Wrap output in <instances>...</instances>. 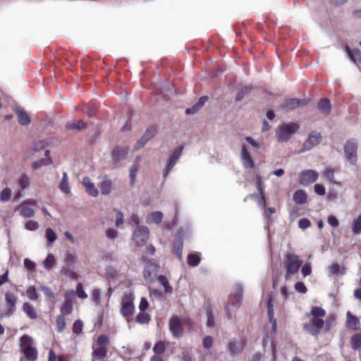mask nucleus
<instances>
[{
	"label": "nucleus",
	"instance_id": "12",
	"mask_svg": "<svg viewBox=\"0 0 361 361\" xmlns=\"http://www.w3.org/2000/svg\"><path fill=\"white\" fill-rule=\"evenodd\" d=\"M159 272V267L157 264L149 261L147 263L144 270V278L149 282L152 283L154 279L157 277Z\"/></svg>",
	"mask_w": 361,
	"mask_h": 361
},
{
	"label": "nucleus",
	"instance_id": "33",
	"mask_svg": "<svg viewBox=\"0 0 361 361\" xmlns=\"http://www.w3.org/2000/svg\"><path fill=\"white\" fill-rule=\"evenodd\" d=\"M329 270L330 274L338 276V275H343L345 274V268L343 265H339L338 264H333L331 266L329 267Z\"/></svg>",
	"mask_w": 361,
	"mask_h": 361
},
{
	"label": "nucleus",
	"instance_id": "52",
	"mask_svg": "<svg viewBox=\"0 0 361 361\" xmlns=\"http://www.w3.org/2000/svg\"><path fill=\"white\" fill-rule=\"evenodd\" d=\"M66 127L69 129L82 130L86 128V124L82 121H78L76 123H68Z\"/></svg>",
	"mask_w": 361,
	"mask_h": 361
},
{
	"label": "nucleus",
	"instance_id": "45",
	"mask_svg": "<svg viewBox=\"0 0 361 361\" xmlns=\"http://www.w3.org/2000/svg\"><path fill=\"white\" fill-rule=\"evenodd\" d=\"M311 315L313 318H322L325 316L326 311L319 307H313L311 310Z\"/></svg>",
	"mask_w": 361,
	"mask_h": 361
},
{
	"label": "nucleus",
	"instance_id": "55",
	"mask_svg": "<svg viewBox=\"0 0 361 361\" xmlns=\"http://www.w3.org/2000/svg\"><path fill=\"white\" fill-rule=\"evenodd\" d=\"M106 275L110 279H114L117 275V270L112 266H107L106 267Z\"/></svg>",
	"mask_w": 361,
	"mask_h": 361
},
{
	"label": "nucleus",
	"instance_id": "44",
	"mask_svg": "<svg viewBox=\"0 0 361 361\" xmlns=\"http://www.w3.org/2000/svg\"><path fill=\"white\" fill-rule=\"evenodd\" d=\"M66 319L63 314H59L56 318V329L59 332H62L66 328Z\"/></svg>",
	"mask_w": 361,
	"mask_h": 361
},
{
	"label": "nucleus",
	"instance_id": "22",
	"mask_svg": "<svg viewBox=\"0 0 361 361\" xmlns=\"http://www.w3.org/2000/svg\"><path fill=\"white\" fill-rule=\"evenodd\" d=\"M107 355V348L102 346H93L92 359L102 360Z\"/></svg>",
	"mask_w": 361,
	"mask_h": 361
},
{
	"label": "nucleus",
	"instance_id": "17",
	"mask_svg": "<svg viewBox=\"0 0 361 361\" xmlns=\"http://www.w3.org/2000/svg\"><path fill=\"white\" fill-rule=\"evenodd\" d=\"M274 295L271 293L269 295L268 303H267V309H268V316L270 322L272 323L273 331H275L276 330V320L274 319Z\"/></svg>",
	"mask_w": 361,
	"mask_h": 361
},
{
	"label": "nucleus",
	"instance_id": "10",
	"mask_svg": "<svg viewBox=\"0 0 361 361\" xmlns=\"http://www.w3.org/2000/svg\"><path fill=\"white\" fill-rule=\"evenodd\" d=\"M183 147H179L174 149L166 163V167L164 170L163 176L164 178L167 177L169 174L170 171L173 169L174 166L176 165L177 161L180 157L182 154Z\"/></svg>",
	"mask_w": 361,
	"mask_h": 361
},
{
	"label": "nucleus",
	"instance_id": "39",
	"mask_svg": "<svg viewBox=\"0 0 361 361\" xmlns=\"http://www.w3.org/2000/svg\"><path fill=\"white\" fill-rule=\"evenodd\" d=\"M159 282L164 286L166 293H171L172 287L169 285V281L165 276L159 275L157 276Z\"/></svg>",
	"mask_w": 361,
	"mask_h": 361
},
{
	"label": "nucleus",
	"instance_id": "64",
	"mask_svg": "<svg viewBox=\"0 0 361 361\" xmlns=\"http://www.w3.org/2000/svg\"><path fill=\"white\" fill-rule=\"evenodd\" d=\"M155 134H156L155 128H148L145 131V133H144V135L142 136H144L145 138H147V140L149 141L155 135Z\"/></svg>",
	"mask_w": 361,
	"mask_h": 361
},
{
	"label": "nucleus",
	"instance_id": "61",
	"mask_svg": "<svg viewBox=\"0 0 361 361\" xmlns=\"http://www.w3.org/2000/svg\"><path fill=\"white\" fill-rule=\"evenodd\" d=\"M314 190L315 193H317L319 195L323 196L326 194V189L324 186L321 184L314 185Z\"/></svg>",
	"mask_w": 361,
	"mask_h": 361
},
{
	"label": "nucleus",
	"instance_id": "31",
	"mask_svg": "<svg viewBox=\"0 0 361 361\" xmlns=\"http://www.w3.org/2000/svg\"><path fill=\"white\" fill-rule=\"evenodd\" d=\"M112 181L109 179L104 180L99 185L100 191L102 195H108L112 189Z\"/></svg>",
	"mask_w": 361,
	"mask_h": 361
},
{
	"label": "nucleus",
	"instance_id": "28",
	"mask_svg": "<svg viewBox=\"0 0 361 361\" xmlns=\"http://www.w3.org/2000/svg\"><path fill=\"white\" fill-rule=\"evenodd\" d=\"M59 189L65 194H69L71 188L68 184V176L66 172L63 173L62 179L59 183Z\"/></svg>",
	"mask_w": 361,
	"mask_h": 361
},
{
	"label": "nucleus",
	"instance_id": "34",
	"mask_svg": "<svg viewBox=\"0 0 361 361\" xmlns=\"http://www.w3.org/2000/svg\"><path fill=\"white\" fill-rule=\"evenodd\" d=\"M183 248V243L180 238L177 237L173 243V250L179 259L182 258V252Z\"/></svg>",
	"mask_w": 361,
	"mask_h": 361
},
{
	"label": "nucleus",
	"instance_id": "36",
	"mask_svg": "<svg viewBox=\"0 0 361 361\" xmlns=\"http://www.w3.org/2000/svg\"><path fill=\"white\" fill-rule=\"evenodd\" d=\"M322 177L328 181L333 182L334 184L341 185L340 183H337L334 180V171L331 168H326L322 172Z\"/></svg>",
	"mask_w": 361,
	"mask_h": 361
},
{
	"label": "nucleus",
	"instance_id": "48",
	"mask_svg": "<svg viewBox=\"0 0 361 361\" xmlns=\"http://www.w3.org/2000/svg\"><path fill=\"white\" fill-rule=\"evenodd\" d=\"M47 145V142L44 140H40L35 141L32 147V149L35 152H39L44 149Z\"/></svg>",
	"mask_w": 361,
	"mask_h": 361
},
{
	"label": "nucleus",
	"instance_id": "7",
	"mask_svg": "<svg viewBox=\"0 0 361 361\" xmlns=\"http://www.w3.org/2000/svg\"><path fill=\"white\" fill-rule=\"evenodd\" d=\"M149 234V231L147 227L138 226L133 233L132 240L137 246H143L147 242Z\"/></svg>",
	"mask_w": 361,
	"mask_h": 361
},
{
	"label": "nucleus",
	"instance_id": "43",
	"mask_svg": "<svg viewBox=\"0 0 361 361\" xmlns=\"http://www.w3.org/2000/svg\"><path fill=\"white\" fill-rule=\"evenodd\" d=\"M45 238L48 243L51 244L57 239V235L53 229L48 228L45 231Z\"/></svg>",
	"mask_w": 361,
	"mask_h": 361
},
{
	"label": "nucleus",
	"instance_id": "8",
	"mask_svg": "<svg viewBox=\"0 0 361 361\" xmlns=\"http://www.w3.org/2000/svg\"><path fill=\"white\" fill-rule=\"evenodd\" d=\"M324 320L322 318H312L308 322L302 324L303 329L312 336H317L324 326Z\"/></svg>",
	"mask_w": 361,
	"mask_h": 361
},
{
	"label": "nucleus",
	"instance_id": "42",
	"mask_svg": "<svg viewBox=\"0 0 361 361\" xmlns=\"http://www.w3.org/2000/svg\"><path fill=\"white\" fill-rule=\"evenodd\" d=\"M149 315L145 312H140L136 317V322L141 324H147L149 322Z\"/></svg>",
	"mask_w": 361,
	"mask_h": 361
},
{
	"label": "nucleus",
	"instance_id": "59",
	"mask_svg": "<svg viewBox=\"0 0 361 361\" xmlns=\"http://www.w3.org/2000/svg\"><path fill=\"white\" fill-rule=\"evenodd\" d=\"M311 226V222L308 219H301L298 222V226L300 228L305 230Z\"/></svg>",
	"mask_w": 361,
	"mask_h": 361
},
{
	"label": "nucleus",
	"instance_id": "23",
	"mask_svg": "<svg viewBox=\"0 0 361 361\" xmlns=\"http://www.w3.org/2000/svg\"><path fill=\"white\" fill-rule=\"evenodd\" d=\"M244 346L241 342L231 341L228 346V350L231 355H238L243 350Z\"/></svg>",
	"mask_w": 361,
	"mask_h": 361
},
{
	"label": "nucleus",
	"instance_id": "62",
	"mask_svg": "<svg viewBox=\"0 0 361 361\" xmlns=\"http://www.w3.org/2000/svg\"><path fill=\"white\" fill-rule=\"evenodd\" d=\"M64 262L67 264H73L76 262V257L74 255L68 252L65 255Z\"/></svg>",
	"mask_w": 361,
	"mask_h": 361
},
{
	"label": "nucleus",
	"instance_id": "5",
	"mask_svg": "<svg viewBox=\"0 0 361 361\" xmlns=\"http://www.w3.org/2000/svg\"><path fill=\"white\" fill-rule=\"evenodd\" d=\"M357 143L353 140H349L344 146V154L347 161L351 165H355L357 161Z\"/></svg>",
	"mask_w": 361,
	"mask_h": 361
},
{
	"label": "nucleus",
	"instance_id": "47",
	"mask_svg": "<svg viewBox=\"0 0 361 361\" xmlns=\"http://www.w3.org/2000/svg\"><path fill=\"white\" fill-rule=\"evenodd\" d=\"M73 310V303L70 301H64V303L61 307V314L63 315L70 314Z\"/></svg>",
	"mask_w": 361,
	"mask_h": 361
},
{
	"label": "nucleus",
	"instance_id": "60",
	"mask_svg": "<svg viewBox=\"0 0 361 361\" xmlns=\"http://www.w3.org/2000/svg\"><path fill=\"white\" fill-rule=\"evenodd\" d=\"M295 289L296 291L300 293H305L307 292V288L303 282L298 281L295 284Z\"/></svg>",
	"mask_w": 361,
	"mask_h": 361
},
{
	"label": "nucleus",
	"instance_id": "19",
	"mask_svg": "<svg viewBox=\"0 0 361 361\" xmlns=\"http://www.w3.org/2000/svg\"><path fill=\"white\" fill-rule=\"evenodd\" d=\"M346 317V327L353 330L358 329L360 327V320L358 319V318L352 315V314L349 311L347 312Z\"/></svg>",
	"mask_w": 361,
	"mask_h": 361
},
{
	"label": "nucleus",
	"instance_id": "26",
	"mask_svg": "<svg viewBox=\"0 0 361 361\" xmlns=\"http://www.w3.org/2000/svg\"><path fill=\"white\" fill-rule=\"evenodd\" d=\"M293 200L296 204H303L307 201V194L303 190H298L293 194Z\"/></svg>",
	"mask_w": 361,
	"mask_h": 361
},
{
	"label": "nucleus",
	"instance_id": "49",
	"mask_svg": "<svg viewBox=\"0 0 361 361\" xmlns=\"http://www.w3.org/2000/svg\"><path fill=\"white\" fill-rule=\"evenodd\" d=\"M165 343L161 341L157 342L153 348V351L157 355L163 354L165 352Z\"/></svg>",
	"mask_w": 361,
	"mask_h": 361
},
{
	"label": "nucleus",
	"instance_id": "30",
	"mask_svg": "<svg viewBox=\"0 0 361 361\" xmlns=\"http://www.w3.org/2000/svg\"><path fill=\"white\" fill-rule=\"evenodd\" d=\"M349 58L353 62L361 63V51L357 49H350L348 47L345 48Z\"/></svg>",
	"mask_w": 361,
	"mask_h": 361
},
{
	"label": "nucleus",
	"instance_id": "35",
	"mask_svg": "<svg viewBox=\"0 0 361 361\" xmlns=\"http://www.w3.org/2000/svg\"><path fill=\"white\" fill-rule=\"evenodd\" d=\"M56 259L53 254H49L43 261V265L46 270L51 269L56 265Z\"/></svg>",
	"mask_w": 361,
	"mask_h": 361
},
{
	"label": "nucleus",
	"instance_id": "3",
	"mask_svg": "<svg viewBox=\"0 0 361 361\" xmlns=\"http://www.w3.org/2000/svg\"><path fill=\"white\" fill-rule=\"evenodd\" d=\"M298 128L299 126L295 123H283L277 128L276 137L279 142H286Z\"/></svg>",
	"mask_w": 361,
	"mask_h": 361
},
{
	"label": "nucleus",
	"instance_id": "56",
	"mask_svg": "<svg viewBox=\"0 0 361 361\" xmlns=\"http://www.w3.org/2000/svg\"><path fill=\"white\" fill-rule=\"evenodd\" d=\"M109 343V338L106 336L102 335L98 337L97 341V345L106 347Z\"/></svg>",
	"mask_w": 361,
	"mask_h": 361
},
{
	"label": "nucleus",
	"instance_id": "57",
	"mask_svg": "<svg viewBox=\"0 0 361 361\" xmlns=\"http://www.w3.org/2000/svg\"><path fill=\"white\" fill-rule=\"evenodd\" d=\"M245 140L253 147L254 150H257L260 147V143L255 140L252 137L247 136Z\"/></svg>",
	"mask_w": 361,
	"mask_h": 361
},
{
	"label": "nucleus",
	"instance_id": "25",
	"mask_svg": "<svg viewBox=\"0 0 361 361\" xmlns=\"http://www.w3.org/2000/svg\"><path fill=\"white\" fill-rule=\"evenodd\" d=\"M18 118V122L22 126H27L30 123V119L27 114L18 108L16 110Z\"/></svg>",
	"mask_w": 361,
	"mask_h": 361
},
{
	"label": "nucleus",
	"instance_id": "32",
	"mask_svg": "<svg viewBox=\"0 0 361 361\" xmlns=\"http://www.w3.org/2000/svg\"><path fill=\"white\" fill-rule=\"evenodd\" d=\"M23 310L30 319H35L37 317L35 307L29 302H25L23 304Z\"/></svg>",
	"mask_w": 361,
	"mask_h": 361
},
{
	"label": "nucleus",
	"instance_id": "14",
	"mask_svg": "<svg viewBox=\"0 0 361 361\" xmlns=\"http://www.w3.org/2000/svg\"><path fill=\"white\" fill-rule=\"evenodd\" d=\"M321 140L322 136L320 133L317 132H311L304 144V149L302 150V152L311 149L317 145L321 142Z\"/></svg>",
	"mask_w": 361,
	"mask_h": 361
},
{
	"label": "nucleus",
	"instance_id": "20",
	"mask_svg": "<svg viewBox=\"0 0 361 361\" xmlns=\"http://www.w3.org/2000/svg\"><path fill=\"white\" fill-rule=\"evenodd\" d=\"M45 158L40 159L38 161H34L32 164V168L34 170L39 169L43 166H48L51 163V159L49 157V151L46 150Z\"/></svg>",
	"mask_w": 361,
	"mask_h": 361
},
{
	"label": "nucleus",
	"instance_id": "18",
	"mask_svg": "<svg viewBox=\"0 0 361 361\" xmlns=\"http://www.w3.org/2000/svg\"><path fill=\"white\" fill-rule=\"evenodd\" d=\"M82 185L85 188L86 192L92 197H97L99 195L98 190L95 188L94 184L90 178L85 177L82 180Z\"/></svg>",
	"mask_w": 361,
	"mask_h": 361
},
{
	"label": "nucleus",
	"instance_id": "1",
	"mask_svg": "<svg viewBox=\"0 0 361 361\" xmlns=\"http://www.w3.org/2000/svg\"><path fill=\"white\" fill-rule=\"evenodd\" d=\"M243 298V288L239 284L233 287V293L229 295L228 303L225 307V310L228 318L233 317V312L240 307Z\"/></svg>",
	"mask_w": 361,
	"mask_h": 361
},
{
	"label": "nucleus",
	"instance_id": "63",
	"mask_svg": "<svg viewBox=\"0 0 361 361\" xmlns=\"http://www.w3.org/2000/svg\"><path fill=\"white\" fill-rule=\"evenodd\" d=\"M40 290L44 293L47 297L54 298L55 295L53 291L47 286H41Z\"/></svg>",
	"mask_w": 361,
	"mask_h": 361
},
{
	"label": "nucleus",
	"instance_id": "58",
	"mask_svg": "<svg viewBox=\"0 0 361 361\" xmlns=\"http://www.w3.org/2000/svg\"><path fill=\"white\" fill-rule=\"evenodd\" d=\"M76 295L78 298H80L82 299H85L87 298V295L85 293V292L83 290L82 286L81 283H78L76 288Z\"/></svg>",
	"mask_w": 361,
	"mask_h": 361
},
{
	"label": "nucleus",
	"instance_id": "21",
	"mask_svg": "<svg viewBox=\"0 0 361 361\" xmlns=\"http://www.w3.org/2000/svg\"><path fill=\"white\" fill-rule=\"evenodd\" d=\"M128 152V147H117L111 153L112 159L114 161V162H118L125 157Z\"/></svg>",
	"mask_w": 361,
	"mask_h": 361
},
{
	"label": "nucleus",
	"instance_id": "54",
	"mask_svg": "<svg viewBox=\"0 0 361 361\" xmlns=\"http://www.w3.org/2000/svg\"><path fill=\"white\" fill-rule=\"evenodd\" d=\"M137 160L138 157L137 158L135 163L133 164V166L131 167L130 170V178L131 183H133L135 182L136 173L138 171Z\"/></svg>",
	"mask_w": 361,
	"mask_h": 361
},
{
	"label": "nucleus",
	"instance_id": "16",
	"mask_svg": "<svg viewBox=\"0 0 361 361\" xmlns=\"http://www.w3.org/2000/svg\"><path fill=\"white\" fill-rule=\"evenodd\" d=\"M308 101L307 99H298L296 98H292L286 100L282 106L284 109L290 110L294 109L298 106H303L307 104Z\"/></svg>",
	"mask_w": 361,
	"mask_h": 361
},
{
	"label": "nucleus",
	"instance_id": "53",
	"mask_svg": "<svg viewBox=\"0 0 361 361\" xmlns=\"http://www.w3.org/2000/svg\"><path fill=\"white\" fill-rule=\"evenodd\" d=\"M39 225L37 221L30 220L25 223V228L30 231H36L39 228Z\"/></svg>",
	"mask_w": 361,
	"mask_h": 361
},
{
	"label": "nucleus",
	"instance_id": "50",
	"mask_svg": "<svg viewBox=\"0 0 361 361\" xmlns=\"http://www.w3.org/2000/svg\"><path fill=\"white\" fill-rule=\"evenodd\" d=\"M26 294L32 300H37L39 295L34 286H30L26 290Z\"/></svg>",
	"mask_w": 361,
	"mask_h": 361
},
{
	"label": "nucleus",
	"instance_id": "27",
	"mask_svg": "<svg viewBox=\"0 0 361 361\" xmlns=\"http://www.w3.org/2000/svg\"><path fill=\"white\" fill-rule=\"evenodd\" d=\"M207 101V97H201L199 101L194 104L192 107L188 108L185 110V113L187 114H195L196 112L198 111L199 109H200L203 105L205 104Z\"/></svg>",
	"mask_w": 361,
	"mask_h": 361
},
{
	"label": "nucleus",
	"instance_id": "37",
	"mask_svg": "<svg viewBox=\"0 0 361 361\" xmlns=\"http://www.w3.org/2000/svg\"><path fill=\"white\" fill-rule=\"evenodd\" d=\"M18 182L20 187V190H23L29 187L30 178L26 173H23L19 177Z\"/></svg>",
	"mask_w": 361,
	"mask_h": 361
},
{
	"label": "nucleus",
	"instance_id": "29",
	"mask_svg": "<svg viewBox=\"0 0 361 361\" xmlns=\"http://www.w3.org/2000/svg\"><path fill=\"white\" fill-rule=\"evenodd\" d=\"M163 218V214L161 212H154L150 213L146 220L147 224H159Z\"/></svg>",
	"mask_w": 361,
	"mask_h": 361
},
{
	"label": "nucleus",
	"instance_id": "41",
	"mask_svg": "<svg viewBox=\"0 0 361 361\" xmlns=\"http://www.w3.org/2000/svg\"><path fill=\"white\" fill-rule=\"evenodd\" d=\"M20 214L25 218H30L35 215V211L28 206H23L20 209Z\"/></svg>",
	"mask_w": 361,
	"mask_h": 361
},
{
	"label": "nucleus",
	"instance_id": "38",
	"mask_svg": "<svg viewBox=\"0 0 361 361\" xmlns=\"http://www.w3.org/2000/svg\"><path fill=\"white\" fill-rule=\"evenodd\" d=\"M200 262V253H191L188 256V263L191 267H196Z\"/></svg>",
	"mask_w": 361,
	"mask_h": 361
},
{
	"label": "nucleus",
	"instance_id": "13",
	"mask_svg": "<svg viewBox=\"0 0 361 361\" xmlns=\"http://www.w3.org/2000/svg\"><path fill=\"white\" fill-rule=\"evenodd\" d=\"M5 302L6 304V315L10 317L13 315L16 311L17 297L11 292H6L5 293Z\"/></svg>",
	"mask_w": 361,
	"mask_h": 361
},
{
	"label": "nucleus",
	"instance_id": "4",
	"mask_svg": "<svg viewBox=\"0 0 361 361\" xmlns=\"http://www.w3.org/2000/svg\"><path fill=\"white\" fill-rule=\"evenodd\" d=\"M32 339L27 335H23L20 338V347L25 358L29 361H35L37 358V351L35 348L31 346Z\"/></svg>",
	"mask_w": 361,
	"mask_h": 361
},
{
	"label": "nucleus",
	"instance_id": "46",
	"mask_svg": "<svg viewBox=\"0 0 361 361\" xmlns=\"http://www.w3.org/2000/svg\"><path fill=\"white\" fill-rule=\"evenodd\" d=\"M352 230L355 235H357L361 233V214L353 221Z\"/></svg>",
	"mask_w": 361,
	"mask_h": 361
},
{
	"label": "nucleus",
	"instance_id": "2",
	"mask_svg": "<svg viewBox=\"0 0 361 361\" xmlns=\"http://www.w3.org/2000/svg\"><path fill=\"white\" fill-rule=\"evenodd\" d=\"M283 264L286 269L285 279L286 280H288L290 275L298 273L302 266V261L298 255L291 252H288L285 255Z\"/></svg>",
	"mask_w": 361,
	"mask_h": 361
},
{
	"label": "nucleus",
	"instance_id": "24",
	"mask_svg": "<svg viewBox=\"0 0 361 361\" xmlns=\"http://www.w3.org/2000/svg\"><path fill=\"white\" fill-rule=\"evenodd\" d=\"M318 109L324 115L329 114L331 111L330 102L327 99H322L318 103Z\"/></svg>",
	"mask_w": 361,
	"mask_h": 361
},
{
	"label": "nucleus",
	"instance_id": "40",
	"mask_svg": "<svg viewBox=\"0 0 361 361\" xmlns=\"http://www.w3.org/2000/svg\"><path fill=\"white\" fill-rule=\"evenodd\" d=\"M350 344L353 349L359 350L361 348V334L354 335L351 338Z\"/></svg>",
	"mask_w": 361,
	"mask_h": 361
},
{
	"label": "nucleus",
	"instance_id": "11",
	"mask_svg": "<svg viewBox=\"0 0 361 361\" xmlns=\"http://www.w3.org/2000/svg\"><path fill=\"white\" fill-rule=\"evenodd\" d=\"M169 329L175 338H180L183 334V324L178 316H172L169 321Z\"/></svg>",
	"mask_w": 361,
	"mask_h": 361
},
{
	"label": "nucleus",
	"instance_id": "6",
	"mask_svg": "<svg viewBox=\"0 0 361 361\" xmlns=\"http://www.w3.org/2000/svg\"><path fill=\"white\" fill-rule=\"evenodd\" d=\"M135 310V305L133 302V298L130 294L126 293L121 298V314L129 322V317L133 314Z\"/></svg>",
	"mask_w": 361,
	"mask_h": 361
},
{
	"label": "nucleus",
	"instance_id": "51",
	"mask_svg": "<svg viewBox=\"0 0 361 361\" xmlns=\"http://www.w3.org/2000/svg\"><path fill=\"white\" fill-rule=\"evenodd\" d=\"M12 191L10 188H6L4 189L0 194V200L1 202H8L11 197Z\"/></svg>",
	"mask_w": 361,
	"mask_h": 361
},
{
	"label": "nucleus",
	"instance_id": "9",
	"mask_svg": "<svg viewBox=\"0 0 361 361\" xmlns=\"http://www.w3.org/2000/svg\"><path fill=\"white\" fill-rule=\"evenodd\" d=\"M318 173L312 169L305 170L300 173L298 176V182L300 185L307 186L314 183L318 178Z\"/></svg>",
	"mask_w": 361,
	"mask_h": 361
},
{
	"label": "nucleus",
	"instance_id": "15",
	"mask_svg": "<svg viewBox=\"0 0 361 361\" xmlns=\"http://www.w3.org/2000/svg\"><path fill=\"white\" fill-rule=\"evenodd\" d=\"M240 157L243 165L245 169L254 168L255 164L250 153L249 152L247 147L244 145H242L241 146Z\"/></svg>",
	"mask_w": 361,
	"mask_h": 361
}]
</instances>
